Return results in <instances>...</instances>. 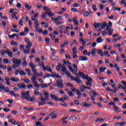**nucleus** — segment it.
Here are the masks:
<instances>
[{
    "instance_id": "obj_1",
    "label": "nucleus",
    "mask_w": 126,
    "mask_h": 126,
    "mask_svg": "<svg viewBox=\"0 0 126 126\" xmlns=\"http://www.w3.org/2000/svg\"><path fill=\"white\" fill-rule=\"evenodd\" d=\"M29 93H30V91H27L25 94L21 93V95H22L21 98L23 100H25V99H26V100H27L28 102L34 101L35 98L33 97H31Z\"/></svg>"
},
{
    "instance_id": "obj_2",
    "label": "nucleus",
    "mask_w": 126,
    "mask_h": 126,
    "mask_svg": "<svg viewBox=\"0 0 126 126\" xmlns=\"http://www.w3.org/2000/svg\"><path fill=\"white\" fill-rule=\"evenodd\" d=\"M43 9L45 11V13H46V14H48L49 17L53 16V13H52V11L50 9V8L48 7L47 6H44L43 7Z\"/></svg>"
},
{
    "instance_id": "obj_3",
    "label": "nucleus",
    "mask_w": 126,
    "mask_h": 126,
    "mask_svg": "<svg viewBox=\"0 0 126 126\" xmlns=\"http://www.w3.org/2000/svg\"><path fill=\"white\" fill-rule=\"evenodd\" d=\"M67 76L68 77V78H70L71 80H74L76 81V82H77L78 83H81V80L80 79L76 78V77H73V76H71L70 73H67Z\"/></svg>"
},
{
    "instance_id": "obj_4",
    "label": "nucleus",
    "mask_w": 126,
    "mask_h": 126,
    "mask_svg": "<svg viewBox=\"0 0 126 126\" xmlns=\"http://www.w3.org/2000/svg\"><path fill=\"white\" fill-rule=\"evenodd\" d=\"M57 83L58 88H60V89H62V88H63V83L62 79H59L58 80H57Z\"/></svg>"
},
{
    "instance_id": "obj_5",
    "label": "nucleus",
    "mask_w": 126,
    "mask_h": 126,
    "mask_svg": "<svg viewBox=\"0 0 126 126\" xmlns=\"http://www.w3.org/2000/svg\"><path fill=\"white\" fill-rule=\"evenodd\" d=\"M92 93L93 95L91 94H90V97H92V101H95V98L97 96V92L95 91H92Z\"/></svg>"
},
{
    "instance_id": "obj_6",
    "label": "nucleus",
    "mask_w": 126,
    "mask_h": 126,
    "mask_svg": "<svg viewBox=\"0 0 126 126\" xmlns=\"http://www.w3.org/2000/svg\"><path fill=\"white\" fill-rule=\"evenodd\" d=\"M61 70L63 72V75H64L66 74L67 75V73H69V72H67V70H66V68H65V66L63 64L62 68H61Z\"/></svg>"
},
{
    "instance_id": "obj_7",
    "label": "nucleus",
    "mask_w": 126,
    "mask_h": 126,
    "mask_svg": "<svg viewBox=\"0 0 126 126\" xmlns=\"http://www.w3.org/2000/svg\"><path fill=\"white\" fill-rule=\"evenodd\" d=\"M12 62L13 63H15V64H18V65H19V64L21 63V60H17L16 58H13L12 60Z\"/></svg>"
},
{
    "instance_id": "obj_8",
    "label": "nucleus",
    "mask_w": 126,
    "mask_h": 126,
    "mask_svg": "<svg viewBox=\"0 0 126 126\" xmlns=\"http://www.w3.org/2000/svg\"><path fill=\"white\" fill-rule=\"evenodd\" d=\"M34 28L36 29L35 31L38 32V33H42L43 30L42 29H39V24H36Z\"/></svg>"
},
{
    "instance_id": "obj_9",
    "label": "nucleus",
    "mask_w": 126,
    "mask_h": 126,
    "mask_svg": "<svg viewBox=\"0 0 126 126\" xmlns=\"http://www.w3.org/2000/svg\"><path fill=\"white\" fill-rule=\"evenodd\" d=\"M76 76L78 78H80L81 77H82V78L83 79H84V77H85L86 76L84 75L83 72H79L78 74H76Z\"/></svg>"
},
{
    "instance_id": "obj_10",
    "label": "nucleus",
    "mask_w": 126,
    "mask_h": 126,
    "mask_svg": "<svg viewBox=\"0 0 126 126\" xmlns=\"http://www.w3.org/2000/svg\"><path fill=\"white\" fill-rule=\"evenodd\" d=\"M125 125H126L125 122H118L114 124L115 126H125Z\"/></svg>"
},
{
    "instance_id": "obj_11",
    "label": "nucleus",
    "mask_w": 126,
    "mask_h": 126,
    "mask_svg": "<svg viewBox=\"0 0 126 126\" xmlns=\"http://www.w3.org/2000/svg\"><path fill=\"white\" fill-rule=\"evenodd\" d=\"M10 80L12 82H18L19 81V79L16 77L10 78Z\"/></svg>"
},
{
    "instance_id": "obj_12",
    "label": "nucleus",
    "mask_w": 126,
    "mask_h": 126,
    "mask_svg": "<svg viewBox=\"0 0 126 126\" xmlns=\"http://www.w3.org/2000/svg\"><path fill=\"white\" fill-rule=\"evenodd\" d=\"M9 93L10 95H11V96H13L15 98H16L17 97H19V95H18V94H15L14 92H13L12 91H9Z\"/></svg>"
},
{
    "instance_id": "obj_13",
    "label": "nucleus",
    "mask_w": 126,
    "mask_h": 126,
    "mask_svg": "<svg viewBox=\"0 0 126 126\" xmlns=\"http://www.w3.org/2000/svg\"><path fill=\"white\" fill-rule=\"evenodd\" d=\"M61 20H63V16H60L58 17L53 21L55 23H57V22H59V21H61Z\"/></svg>"
},
{
    "instance_id": "obj_14",
    "label": "nucleus",
    "mask_w": 126,
    "mask_h": 126,
    "mask_svg": "<svg viewBox=\"0 0 126 126\" xmlns=\"http://www.w3.org/2000/svg\"><path fill=\"white\" fill-rule=\"evenodd\" d=\"M31 19L32 21H34L35 25H36V24H39V23H38V19H36V17L35 16H32L31 17Z\"/></svg>"
},
{
    "instance_id": "obj_15",
    "label": "nucleus",
    "mask_w": 126,
    "mask_h": 126,
    "mask_svg": "<svg viewBox=\"0 0 126 126\" xmlns=\"http://www.w3.org/2000/svg\"><path fill=\"white\" fill-rule=\"evenodd\" d=\"M52 77H56V78H62V76H60L59 73H54L52 75Z\"/></svg>"
},
{
    "instance_id": "obj_16",
    "label": "nucleus",
    "mask_w": 126,
    "mask_h": 126,
    "mask_svg": "<svg viewBox=\"0 0 126 126\" xmlns=\"http://www.w3.org/2000/svg\"><path fill=\"white\" fill-rule=\"evenodd\" d=\"M50 97L51 98H52V99H53V100H55V101L60 100L58 96H56L55 94H50Z\"/></svg>"
},
{
    "instance_id": "obj_17",
    "label": "nucleus",
    "mask_w": 126,
    "mask_h": 126,
    "mask_svg": "<svg viewBox=\"0 0 126 126\" xmlns=\"http://www.w3.org/2000/svg\"><path fill=\"white\" fill-rule=\"evenodd\" d=\"M6 53L8 55L9 58H12L13 54H12V52H11L9 50L7 49L6 51Z\"/></svg>"
},
{
    "instance_id": "obj_18",
    "label": "nucleus",
    "mask_w": 126,
    "mask_h": 126,
    "mask_svg": "<svg viewBox=\"0 0 126 126\" xmlns=\"http://www.w3.org/2000/svg\"><path fill=\"white\" fill-rule=\"evenodd\" d=\"M45 70L44 69H43L44 71H46V70H47V71H49V72H52L53 73V70L51 68H50V66H46V67H45Z\"/></svg>"
},
{
    "instance_id": "obj_19",
    "label": "nucleus",
    "mask_w": 126,
    "mask_h": 126,
    "mask_svg": "<svg viewBox=\"0 0 126 126\" xmlns=\"http://www.w3.org/2000/svg\"><path fill=\"white\" fill-rule=\"evenodd\" d=\"M96 42L97 43H102V42H104V39L102 38L101 36H99L97 39H96Z\"/></svg>"
},
{
    "instance_id": "obj_20",
    "label": "nucleus",
    "mask_w": 126,
    "mask_h": 126,
    "mask_svg": "<svg viewBox=\"0 0 126 126\" xmlns=\"http://www.w3.org/2000/svg\"><path fill=\"white\" fill-rule=\"evenodd\" d=\"M79 61H82L83 62H86V61H88V58L86 57L81 56L79 58Z\"/></svg>"
},
{
    "instance_id": "obj_21",
    "label": "nucleus",
    "mask_w": 126,
    "mask_h": 126,
    "mask_svg": "<svg viewBox=\"0 0 126 126\" xmlns=\"http://www.w3.org/2000/svg\"><path fill=\"white\" fill-rule=\"evenodd\" d=\"M18 87L19 88H21V89H26L27 88L26 86L24 84H18Z\"/></svg>"
},
{
    "instance_id": "obj_22",
    "label": "nucleus",
    "mask_w": 126,
    "mask_h": 126,
    "mask_svg": "<svg viewBox=\"0 0 126 126\" xmlns=\"http://www.w3.org/2000/svg\"><path fill=\"white\" fill-rule=\"evenodd\" d=\"M49 116L50 117H52L51 119H55V118H57L58 117V115L54 113H51L49 114Z\"/></svg>"
},
{
    "instance_id": "obj_23",
    "label": "nucleus",
    "mask_w": 126,
    "mask_h": 126,
    "mask_svg": "<svg viewBox=\"0 0 126 126\" xmlns=\"http://www.w3.org/2000/svg\"><path fill=\"white\" fill-rule=\"evenodd\" d=\"M25 71L27 72L29 76H30V75H33V74L31 73V70H30V68L25 69Z\"/></svg>"
},
{
    "instance_id": "obj_24",
    "label": "nucleus",
    "mask_w": 126,
    "mask_h": 126,
    "mask_svg": "<svg viewBox=\"0 0 126 126\" xmlns=\"http://www.w3.org/2000/svg\"><path fill=\"white\" fill-rule=\"evenodd\" d=\"M97 53L98 55H100L101 57H104V53H103V51L101 49H98L97 50Z\"/></svg>"
},
{
    "instance_id": "obj_25",
    "label": "nucleus",
    "mask_w": 126,
    "mask_h": 126,
    "mask_svg": "<svg viewBox=\"0 0 126 126\" xmlns=\"http://www.w3.org/2000/svg\"><path fill=\"white\" fill-rule=\"evenodd\" d=\"M31 47H32V43H29L28 45L25 46V47L26 48L27 50H28V51H30Z\"/></svg>"
},
{
    "instance_id": "obj_26",
    "label": "nucleus",
    "mask_w": 126,
    "mask_h": 126,
    "mask_svg": "<svg viewBox=\"0 0 126 126\" xmlns=\"http://www.w3.org/2000/svg\"><path fill=\"white\" fill-rule=\"evenodd\" d=\"M113 108L114 109V111L116 113H119L120 111H119L120 108L117 105H114Z\"/></svg>"
},
{
    "instance_id": "obj_27",
    "label": "nucleus",
    "mask_w": 126,
    "mask_h": 126,
    "mask_svg": "<svg viewBox=\"0 0 126 126\" xmlns=\"http://www.w3.org/2000/svg\"><path fill=\"white\" fill-rule=\"evenodd\" d=\"M50 85V84H40V86L41 88H47L48 86Z\"/></svg>"
},
{
    "instance_id": "obj_28",
    "label": "nucleus",
    "mask_w": 126,
    "mask_h": 126,
    "mask_svg": "<svg viewBox=\"0 0 126 126\" xmlns=\"http://www.w3.org/2000/svg\"><path fill=\"white\" fill-rule=\"evenodd\" d=\"M100 25H102V24L101 23H94V28L97 29L100 26Z\"/></svg>"
},
{
    "instance_id": "obj_29",
    "label": "nucleus",
    "mask_w": 126,
    "mask_h": 126,
    "mask_svg": "<svg viewBox=\"0 0 126 126\" xmlns=\"http://www.w3.org/2000/svg\"><path fill=\"white\" fill-rule=\"evenodd\" d=\"M29 65H30V66L31 67V68H35V64H34V63H33V62H30L29 63Z\"/></svg>"
},
{
    "instance_id": "obj_30",
    "label": "nucleus",
    "mask_w": 126,
    "mask_h": 126,
    "mask_svg": "<svg viewBox=\"0 0 126 126\" xmlns=\"http://www.w3.org/2000/svg\"><path fill=\"white\" fill-rule=\"evenodd\" d=\"M60 28H61L59 30V32H60L61 33H63V29H64L65 28V27H64V26H63L60 27Z\"/></svg>"
},
{
    "instance_id": "obj_31",
    "label": "nucleus",
    "mask_w": 126,
    "mask_h": 126,
    "mask_svg": "<svg viewBox=\"0 0 126 126\" xmlns=\"http://www.w3.org/2000/svg\"><path fill=\"white\" fill-rule=\"evenodd\" d=\"M84 79H87L89 82H91L92 81V79H91L90 77H89L88 75L85 76Z\"/></svg>"
},
{
    "instance_id": "obj_32",
    "label": "nucleus",
    "mask_w": 126,
    "mask_h": 126,
    "mask_svg": "<svg viewBox=\"0 0 126 126\" xmlns=\"http://www.w3.org/2000/svg\"><path fill=\"white\" fill-rule=\"evenodd\" d=\"M19 73H20V75H26V73L23 71V70H21L19 71Z\"/></svg>"
},
{
    "instance_id": "obj_33",
    "label": "nucleus",
    "mask_w": 126,
    "mask_h": 126,
    "mask_svg": "<svg viewBox=\"0 0 126 126\" xmlns=\"http://www.w3.org/2000/svg\"><path fill=\"white\" fill-rule=\"evenodd\" d=\"M68 69H69L70 71H72L73 72H74L75 75H76V71H75V70L72 69V67H71V66H68Z\"/></svg>"
},
{
    "instance_id": "obj_34",
    "label": "nucleus",
    "mask_w": 126,
    "mask_h": 126,
    "mask_svg": "<svg viewBox=\"0 0 126 126\" xmlns=\"http://www.w3.org/2000/svg\"><path fill=\"white\" fill-rule=\"evenodd\" d=\"M73 22H74V25H78V21L76 20V17L72 19Z\"/></svg>"
},
{
    "instance_id": "obj_35",
    "label": "nucleus",
    "mask_w": 126,
    "mask_h": 126,
    "mask_svg": "<svg viewBox=\"0 0 126 126\" xmlns=\"http://www.w3.org/2000/svg\"><path fill=\"white\" fill-rule=\"evenodd\" d=\"M107 26V23L106 22H102V26H101L102 29H105V28Z\"/></svg>"
},
{
    "instance_id": "obj_36",
    "label": "nucleus",
    "mask_w": 126,
    "mask_h": 126,
    "mask_svg": "<svg viewBox=\"0 0 126 126\" xmlns=\"http://www.w3.org/2000/svg\"><path fill=\"white\" fill-rule=\"evenodd\" d=\"M62 67H63V65L60 64L56 67V69H57V70H58V71H60V70H61V69H62Z\"/></svg>"
},
{
    "instance_id": "obj_37",
    "label": "nucleus",
    "mask_w": 126,
    "mask_h": 126,
    "mask_svg": "<svg viewBox=\"0 0 126 126\" xmlns=\"http://www.w3.org/2000/svg\"><path fill=\"white\" fill-rule=\"evenodd\" d=\"M11 46H18V44L17 43V42H15L13 40H12L11 41Z\"/></svg>"
},
{
    "instance_id": "obj_38",
    "label": "nucleus",
    "mask_w": 126,
    "mask_h": 126,
    "mask_svg": "<svg viewBox=\"0 0 126 126\" xmlns=\"http://www.w3.org/2000/svg\"><path fill=\"white\" fill-rule=\"evenodd\" d=\"M3 91L4 92H6V93H8L9 92V89L7 87H4V89Z\"/></svg>"
},
{
    "instance_id": "obj_39",
    "label": "nucleus",
    "mask_w": 126,
    "mask_h": 126,
    "mask_svg": "<svg viewBox=\"0 0 126 126\" xmlns=\"http://www.w3.org/2000/svg\"><path fill=\"white\" fill-rule=\"evenodd\" d=\"M22 19H24V17H22V19L20 20V21L19 22V24L21 26H23V20H22Z\"/></svg>"
},
{
    "instance_id": "obj_40",
    "label": "nucleus",
    "mask_w": 126,
    "mask_h": 126,
    "mask_svg": "<svg viewBox=\"0 0 126 126\" xmlns=\"http://www.w3.org/2000/svg\"><path fill=\"white\" fill-rule=\"evenodd\" d=\"M69 120L70 121H73V122H74V121H75V120H76V116H73L70 117L69 118Z\"/></svg>"
},
{
    "instance_id": "obj_41",
    "label": "nucleus",
    "mask_w": 126,
    "mask_h": 126,
    "mask_svg": "<svg viewBox=\"0 0 126 126\" xmlns=\"http://www.w3.org/2000/svg\"><path fill=\"white\" fill-rule=\"evenodd\" d=\"M104 55L105 57H111V55H109V51H105L104 52Z\"/></svg>"
},
{
    "instance_id": "obj_42",
    "label": "nucleus",
    "mask_w": 126,
    "mask_h": 126,
    "mask_svg": "<svg viewBox=\"0 0 126 126\" xmlns=\"http://www.w3.org/2000/svg\"><path fill=\"white\" fill-rule=\"evenodd\" d=\"M86 42H87V39H85L83 41H81V43H82L83 46H86Z\"/></svg>"
},
{
    "instance_id": "obj_43",
    "label": "nucleus",
    "mask_w": 126,
    "mask_h": 126,
    "mask_svg": "<svg viewBox=\"0 0 126 126\" xmlns=\"http://www.w3.org/2000/svg\"><path fill=\"white\" fill-rule=\"evenodd\" d=\"M106 69H107L106 67H101L99 69V71L100 72H104V71H105V70H106Z\"/></svg>"
},
{
    "instance_id": "obj_44",
    "label": "nucleus",
    "mask_w": 126,
    "mask_h": 126,
    "mask_svg": "<svg viewBox=\"0 0 126 126\" xmlns=\"http://www.w3.org/2000/svg\"><path fill=\"white\" fill-rule=\"evenodd\" d=\"M47 13L44 12L43 13H42V19H46V18L47 17Z\"/></svg>"
},
{
    "instance_id": "obj_45",
    "label": "nucleus",
    "mask_w": 126,
    "mask_h": 126,
    "mask_svg": "<svg viewBox=\"0 0 126 126\" xmlns=\"http://www.w3.org/2000/svg\"><path fill=\"white\" fill-rule=\"evenodd\" d=\"M49 36L51 38L52 40H54L56 38V36H55V34L53 33H50Z\"/></svg>"
},
{
    "instance_id": "obj_46",
    "label": "nucleus",
    "mask_w": 126,
    "mask_h": 126,
    "mask_svg": "<svg viewBox=\"0 0 126 126\" xmlns=\"http://www.w3.org/2000/svg\"><path fill=\"white\" fill-rule=\"evenodd\" d=\"M25 7H26V8H28V9H29V10L31 9V7H29V4H28V3H26L25 4Z\"/></svg>"
},
{
    "instance_id": "obj_47",
    "label": "nucleus",
    "mask_w": 126,
    "mask_h": 126,
    "mask_svg": "<svg viewBox=\"0 0 126 126\" xmlns=\"http://www.w3.org/2000/svg\"><path fill=\"white\" fill-rule=\"evenodd\" d=\"M44 95L46 99H48V97H49V93L48 92H44Z\"/></svg>"
},
{
    "instance_id": "obj_48",
    "label": "nucleus",
    "mask_w": 126,
    "mask_h": 126,
    "mask_svg": "<svg viewBox=\"0 0 126 126\" xmlns=\"http://www.w3.org/2000/svg\"><path fill=\"white\" fill-rule=\"evenodd\" d=\"M48 34V31L47 30H44L42 32V35L43 36H46V35Z\"/></svg>"
},
{
    "instance_id": "obj_49",
    "label": "nucleus",
    "mask_w": 126,
    "mask_h": 126,
    "mask_svg": "<svg viewBox=\"0 0 126 126\" xmlns=\"http://www.w3.org/2000/svg\"><path fill=\"white\" fill-rule=\"evenodd\" d=\"M83 107H88V108H89V107H90V106H89V104H88L87 103H86V102H83Z\"/></svg>"
},
{
    "instance_id": "obj_50",
    "label": "nucleus",
    "mask_w": 126,
    "mask_h": 126,
    "mask_svg": "<svg viewBox=\"0 0 126 126\" xmlns=\"http://www.w3.org/2000/svg\"><path fill=\"white\" fill-rule=\"evenodd\" d=\"M46 104L45 102H41L39 101L38 102V106H43Z\"/></svg>"
},
{
    "instance_id": "obj_51",
    "label": "nucleus",
    "mask_w": 126,
    "mask_h": 126,
    "mask_svg": "<svg viewBox=\"0 0 126 126\" xmlns=\"http://www.w3.org/2000/svg\"><path fill=\"white\" fill-rule=\"evenodd\" d=\"M118 90V88H114V89H111L110 90V91H111L112 92H113V93H117V91Z\"/></svg>"
},
{
    "instance_id": "obj_52",
    "label": "nucleus",
    "mask_w": 126,
    "mask_h": 126,
    "mask_svg": "<svg viewBox=\"0 0 126 126\" xmlns=\"http://www.w3.org/2000/svg\"><path fill=\"white\" fill-rule=\"evenodd\" d=\"M71 11H72V12H78L77 9L74 8H71Z\"/></svg>"
},
{
    "instance_id": "obj_53",
    "label": "nucleus",
    "mask_w": 126,
    "mask_h": 126,
    "mask_svg": "<svg viewBox=\"0 0 126 126\" xmlns=\"http://www.w3.org/2000/svg\"><path fill=\"white\" fill-rule=\"evenodd\" d=\"M95 53H96V48L93 49L92 50L91 54L92 55H95Z\"/></svg>"
},
{
    "instance_id": "obj_54",
    "label": "nucleus",
    "mask_w": 126,
    "mask_h": 126,
    "mask_svg": "<svg viewBox=\"0 0 126 126\" xmlns=\"http://www.w3.org/2000/svg\"><path fill=\"white\" fill-rule=\"evenodd\" d=\"M103 121H104V119L101 118H98L96 119V122L99 123L100 122H103Z\"/></svg>"
},
{
    "instance_id": "obj_55",
    "label": "nucleus",
    "mask_w": 126,
    "mask_h": 126,
    "mask_svg": "<svg viewBox=\"0 0 126 126\" xmlns=\"http://www.w3.org/2000/svg\"><path fill=\"white\" fill-rule=\"evenodd\" d=\"M23 81H24L26 83H29L30 82V80L29 79L25 78L23 79Z\"/></svg>"
},
{
    "instance_id": "obj_56",
    "label": "nucleus",
    "mask_w": 126,
    "mask_h": 126,
    "mask_svg": "<svg viewBox=\"0 0 126 126\" xmlns=\"http://www.w3.org/2000/svg\"><path fill=\"white\" fill-rule=\"evenodd\" d=\"M84 16H85V17H88V16H89V15H90V14L88 12H86L84 14Z\"/></svg>"
},
{
    "instance_id": "obj_57",
    "label": "nucleus",
    "mask_w": 126,
    "mask_h": 126,
    "mask_svg": "<svg viewBox=\"0 0 126 126\" xmlns=\"http://www.w3.org/2000/svg\"><path fill=\"white\" fill-rule=\"evenodd\" d=\"M36 126H42V123L39 122H36L35 123Z\"/></svg>"
},
{
    "instance_id": "obj_58",
    "label": "nucleus",
    "mask_w": 126,
    "mask_h": 126,
    "mask_svg": "<svg viewBox=\"0 0 126 126\" xmlns=\"http://www.w3.org/2000/svg\"><path fill=\"white\" fill-rule=\"evenodd\" d=\"M20 50L21 51H24V45L23 44H21L20 45Z\"/></svg>"
},
{
    "instance_id": "obj_59",
    "label": "nucleus",
    "mask_w": 126,
    "mask_h": 126,
    "mask_svg": "<svg viewBox=\"0 0 126 126\" xmlns=\"http://www.w3.org/2000/svg\"><path fill=\"white\" fill-rule=\"evenodd\" d=\"M3 110L4 111V112H6V113H7V112H9V111H10V110H9V108H8L7 107L4 108Z\"/></svg>"
},
{
    "instance_id": "obj_60",
    "label": "nucleus",
    "mask_w": 126,
    "mask_h": 126,
    "mask_svg": "<svg viewBox=\"0 0 126 126\" xmlns=\"http://www.w3.org/2000/svg\"><path fill=\"white\" fill-rule=\"evenodd\" d=\"M33 85L35 86V88H39V87H40V85L38 84V83L33 84Z\"/></svg>"
},
{
    "instance_id": "obj_61",
    "label": "nucleus",
    "mask_w": 126,
    "mask_h": 126,
    "mask_svg": "<svg viewBox=\"0 0 126 126\" xmlns=\"http://www.w3.org/2000/svg\"><path fill=\"white\" fill-rule=\"evenodd\" d=\"M3 62L4 63L6 64V63H8V62H9V61H8V60L7 59H5L3 60Z\"/></svg>"
},
{
    "instance_id": "obj_62",
    "label": "nucleus",
    "mask_w": 126,
    "mask_h": 126,
    "mask_svg": "<svg viewBox=\"0 0 126 126\" xmlns=\"http://www.w3.org/2000/svg\"><path fill=\"white\" fill-rule=\"evenodd\" d=\"M60 105L63 106V107H66L67 106V104L63 102H62V103H60Z\"/></svg>"
},
{
    "instance_id": "obj_63",
    "label": "nucleus",
    "mask_w": 126,
    "mask_h": 126,
    "mask_svg": "<svg viewBox=\"0 0 126 126\" xmlns=\"http://www.w3.org/2000/svg\"><path fill=\"white\" fill-rule=\"evenodd\" d=\"M21 6H22V5L20 3H18L17 4V8H21Z\"/></svg>"
},
{
    "instance_id": "obj_64",
    "label": "nucleus",
    "mask_w": 126,
    "mask_h": 126,
    "mask_svg": "<svg viewBox=\"0 0 126 126\" xmlns=\"http://www.w3.org/2000/svg\"><path fill=\"white\" fill-rule=\"evenodd\" d=\"M37 8H38V9H41V8H42V4L41 3H38Z\"/></svg>"
}]
</instances>
